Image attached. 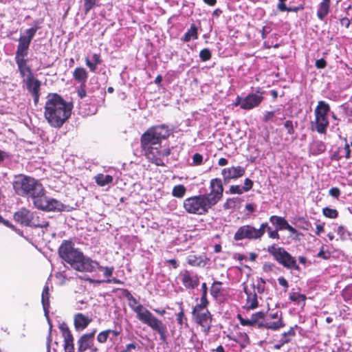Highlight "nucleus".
I'll return each instance as SVG.
<instances>
[{"label":"nucleus","instance_id":"obj_1","mask_svg":"<svg viewBox=\"0 0 352 352\" xmlns=\"http://www.w3.org/2000/svg\"><path fill=\"white\" fill-rule=\"evenodd\" d=\"M223 188L220 179L210 181V192L188 197L184 201V208L190 214H204L222 197Z\"/></svg>","mask_w":352,"mask_h":352},{"label":"nucleus","instance_id":"obj_2","mask_svg":"<svg viewBox=\"0 0 352 352\" xmlns=\"http://www.w3.org/2000/svg\"><path fill=\"white\" fill-rule=\"evenodd\" d=\"M73 106L58 94H49L45 104L44 116L53 127L60 128L72 114Z\"/></svg>","mask_w":352,"mask_h":352},{"label":"nucleus","instance_id":"obj_3","mask_svg":"<svg viewBox=\"0 0 352 352\" xmlns=\"http://www.w3.org/2000/svg\"><path fill=\"white\" fill-rule=\"evenodd\" d=\"M60 257L76 271L92 272L94 267L97 265L96 261L84 256L78 248H74L72 240H64L58 248Z\"/></svg>","mask_w":352,"mask_h":352},{"label":"nucleus","instance_id":"obj_4","mask_svg":"<svg viewBox=\"0 0 352 352\" xmlns=\"http://www.w3.org/2000/svg\"><path fill=\"white\" fill-rule=\"evenodd\" d=\"M41 185L38 179L23 174L15 175L12 182L15 193L19 196L28 197H30Z\"/></svg>","mask_w":352,"mask_h":352},{"label":"nucleus","instance_id":"obj_5","mask_svg":"<svg viewBox=\"0 0 352 352\" xmlns=\"http://www.w3.org/2000/svg\"><path fill=\"white\" fill-rule=\"evenodd\" d=\"M267 252L273 256L274 258L279 264L285 268L294 270L298 272L300 271V268L297 264L295 257L292 256L283 248L272 245L267 248Z\"/></svg>","mask_w":352,"mask_h":352},{"label":"nucleus","instance_id":"obj_6","mask_svg":"<svg viewBox=\"0 0 352 352\" xmlns=\"http://www.w3.org/2000/svg\"><path fill=\"white\" fill-rule=\"evenodd\" d=\"M207 307L196 305L192 309L195 321L204 328V331L208 333L212 326V316Z\"/></svg>","mask_w":352,"mask_h":352},{"label":"nucleus","instance_id":"obj_7","mask_svg":"<svg viewBox=\"0 0 352 352\" xmlns=\"http://www.w3.org/2000/svg\"><path fill=\"white\" fill-rule=\"evenodd\" d=\"M154 126L150 127L141 137V148L146 157L151 162H154Z\"/></svg>","mask_w":352,"mask_h":352},{"label":"nucleus","instance_id":"obj_8","mask_svg":"<svg viewBox=\"0 0 352 352\" xmlns=\"http://www.w3.org/2000/svg\"><path fill=\"white\" fill-rule=\"evenodd\" d=\"M96 329L90 333L82 335L78 340L77 352H99L98 348L94 343V337Z\"/></svg>","mask_w":352,"mask_h":352},{"label":"nucleus","instance_id":"obj_9","mask_svg":"<svg viewBox=\"0 0 352 352\" xmlns=\"http://www.w3.org/2000/svg\"><path fill=\"white\" fill-rule=\"evenodd\" d=\"M260 238L261 232L250 225L241 226L238 228L234 236V239L236 241H240L245 239H257Z\"/></svg>","mask_w":352,"mask_h":352},{"label":"nucleus","instance_id":"obj_10","mask_svg":"<svg viewBox=\"0 0 352 352\" xmlns=\"http://www.w3.org/2000/svg\"><path fill=\"white\" fill-rule=\"evenodd\" d=\"M23 83L26 86L28 92L30 93L34 99V102L36 104L40 97L41 81L34 76L31 78H25L23 80Z\"/></svg>","mask_w":352,"mask_h":352},{"label":"nucleus","instance_id":"obj_11","mask_svg":"<svg viewBox=\"0 0 352 352\" xmlns=\"http://www.w3.org/2000/svg\"><path fill=\"white\" fill-rule=\"evenodd\" d=\"M58 328L63 338L65 352H75L74 337L65 322L59 324Z\"/></svg>","mask_w":352,"mask_h":352},{"label":"nucleus","instance_id":"obj_12","mask_svg":"<svg viewBox=\"0 0 352 352\" xmlns=\"http://www.w3.org/2000/svg\"><path fill=\"white\" fill-rule=\"evenodd\" d=\"M179 278L183 285L187 289H193L199 284L198 276L188 271L181 272Z\"/></svg>","mask_w":352,"mask_h":352},{"label":"nucleus","instance_id":"obj_13","mask_svg":"<svg viewBox=\"0 0 352 352\" xmlns=\"http://www.w3.org/2000/svg\"><path fill=\"white\" fill-rule=\"evenodd\" d=\"M30 197L36 208L44 211L48 197L45 195V190L43 184Z\"/></svg>","mask_w":352,"mask_h":352},{"label":"nucleus","instance_id":"obj_14","mask_svg":"<svg viewBox=\"0 0 352 352\" xmlns=\"http://www.w3.org/2000/svg\"><path fill=\"white\" fill-rule=\"evenodd\" d=\"M245 172V169L240 166H232L223 168L221 175L225 182H229L230 179H235L242 177Z\"/></svg>","mask_w":352,"mask_h":352},{"label":"nucleus","instance_id":"obj_15","mask_svg":"<svg viewBox=\"0 0 352 352\" xmlns=\"http://www.w3.org/2000/svg\"><path fill=\"white\" fill-rule=\"evenodd\" d=\"M14 60L20 73V76L23 78V80L25 78H31L34 76L32 69L28 64V60L26 57H14Z\"/></svg>","mask_w":352,"mask_h":352},{"label":"nucleus","instance_id":"obj_16","mask_svg":"<svg viewBox=\"0 0 352 352\" xmlns=\"http://www.w3.org/2000/svg\"><path fill=\"white\" fill-rule=\"evenodd\" d=\"M33 214L34 212L28 209L22 208L14 214V219L23 226H28Z\"/></svg>","mask_w":352,"mask_h":352},{"label":"nucleus","instance_id":"obj_17","mask_svg":"<svg viewBox=\"0 0 352 352\" xmlns=\"http://www.w3.org/2000/svg\"><path fill=\"white\" fill-rule=\"evenodd\" d=\"M263 100V97L258 94H249L242 100L241 108L243 109H251L257 107Z\"/></svg>","mask_w":352,"mask_h":352},{"label":"nucleus","instance_id":"obj_18","mask_svg":"<svg viewBox=\"0 0 352 352\" xmlns=\"http://www.w3.org/2000/svg\"><path fill=\"white\" fill-rule=\"evenodd\" d=\"M135 313L139 320L149 325L152 328H154V319L150 311L142 306V307L138 308Z\"/></svg>","mask_w":352,"mask_h":352},{"label":"nucleus","instance_id":"obj_19","mask_svg":"<svg viewBox=\"0 0 352 352\" xmlns=\"http://www.w3.org/2000/svg\"><path fill=\"white\" fill-rule=\"evenodd\" d=\"M121 331V329L118 330L116 328L115 329H106L102 331L97 335V341L100 344H104L108 339L113 341V338H116L120 335Z\"/></svg>","mask_w":352,"mask_h":352},{"label":"nucleus","instance_id":"obj_20","mask_svg":"<svg viewBox=\"0 0 352 352\" xmlns=\"http://www.w3.org/2000/svg\"><path fill=\"white\" fill-rule=\"evenodd\" d=\"M92 319L82 313L74 315V324L77 331H82L91 323Z\"/></svg>","mask_w":352,"mask_h":352},{"label":"nucleus","instance_id":"obj_21","mask_svg":"<svg viewBox=\"0 0 352 352\" xmlns=\"http://www.w3.org/2000/svg\"><path fill=\"white\" fill-rule=\"evenodd\" d=\"M30 43L31 41L25 38V36H20L15 57H26Z\"/></svg>","mask_w":352,"mask_h":352},{"label":"nucleus","instance_id":"obj_22","mask_svg":"<svg viewBox=\"0 0 352 352\" xmlns=\"http://www.w3.org/2000/svg\"><path fill=\"white\" fill-rule=\"evenodd\" d=\"M253 291L244 287V292L247 295L245 307L247 309H255L258 306L257 295L255 292L254 285H252Z\"/></svg>","mask_w":352,"mask_h":352},{"label":"nucleus","instance_id":"obj_23","mask_svg":"<svg viewBox=\"0 0 352 352\" xmlns=\"http://www.w3.org/2000/svg\"><path fill=\"white\" fill-rule=\"evenodd\" d=\"M311 124L315 126V129L318 133L324 134L326 133L327 129L329 124L328 117L315 116V120L311 122Z\"/></svg>","mask_w":352,"mask_h":352},{"label":"nucleus","instance_id":"obj_24","mask_svg":"<svg viewBox=\"0 0 352 352\" xmlns=\"http://www.w3.org/2000/svg\"><path fill=\"white\" fill-rule=\"evenodd\" d=\"M88 76V72L84 67H76L73 72V78L79 84H86Z\"/></svg>","mask_w":352,"mask_h":352},{"label":"nucleus","instance_id":"obj_25","mask_svg":"<svg viewBox=\"0 0 352 352\" xmlns=\"http://www.w3.org/2000/svg\"><path fill=\"white\" fill-rule=\"evenodd\" d=\"M122 295L128 301V305L130 308L136 312L138 308L142 307L143 305H140L138 300L131 294V293L126 289H122Z\"/></svg>","mask_w":352,"mask_h":352},{"label":"nucleus","instance_id":"obj_26","mask_svg":"<svg viewBox=\"0 0 352 352\" xmlns=\"http://www.w3.org/2000/svg\"><path fill=\"white\" fill-rule=\"evenodd\" d=\"M155 331L160 336V340L162 341L163 347L167 344L166 339L168 336L166 325L162 321L155 318Z\"/></svg>","mask_w":352,"mask_h":352},{"label":"nucleus","instance_id":"obj_27","mask_svg":"<svg viewBox=\"0 0 352 352\" xmlns=\"http://www.w3.org/2000/svg\"><path fill=\"white\" fill-rule=\"evenodd\" d=\"M263 328H265L267 329H272L274 331L278 330L280 328L285 326V324L283 323L282 320V318H278V320L275 321H272V319L266 318L265 316L263 320Z\"/></svg>","mask_w":352,"mask_h":352},{"label":"nucleus","instance_id":"obj_28","mask_svg":"<svg viewBox=\"0 0 352 352\" xmlns=\"http://www.w3.org/2000/svg\"><path fill=\"white\" fill-rule=\"evenodd\" d=\"M330 111V106L328 103H327L325 101L320 100L318 102V105L316 106L315 111H314V115L321 117H327L328 113Z\"/></svg>","mask_w":352,"mask_h":352},{"label":"nucleus","instance_id":"obj_29","mask_svg":"<svg viewBox=\"0 0 352 352\" xmlns=\"http://www.w3.org/2000/svg\"><path fill=\"white\" fill-rule=\"evenodd\" d=\"M331 4L330 0H322L318 6L317 11V16L320 19L323 20L326 16L329 14V7Z\"/></svg>","mask_w":352,"mask_h":352},{"label":"nucleus","instance_id":"obj_30","mask_svg":"<svg viewBox=\"0 0 352 352\" xmlns=\"http://www.w3.org/2000/svg\"><path fill=\"white\" fill-rule=\"evenodd\" d=\"M64 209V205L55 199H47L44 211H62Z\"/></svg>","mask_w":352,"mask_h":352},{"label":"nucleus","instance_id":"obj_31","mask_svg":"<svg viewBox=\"0 0 352 352\" xmlns=\"http://www.w3.org/2000/svg\"><path fill=\"white\" fill-rule=\"evenodd\" d=\"M170 135V131L165 125L155 126V144L161 139H165Z\"/></svg>","mask_w":352,"mask_h":352},{"label":"nucleus","instance_id":"obj_32","mask_svg":"<svg viewBox=\"0 0 352 352\" xmlns=\"http://www.w3.org/2000/svg\"><path fill=\"white\" fill-rule=\"evenodd\" d=\"M94 63L91 62L88 57L85 58V64L91 72H96L97 65L102 63V60L100 54H94L92 56Z\"/></svg>","mask_w":352,"mask_h":352},{"label":"nucleus","instance_id":"obj_33","mask_svg":"<svg viewBox=\"0 0 352 352\" xmlns=\"http://www.w3.org/2000/svg\"><path fill=\"white\" fill-rule=\"evenodd\" d=\"M41 302L43 309L47 314L50 308V292L49 287L47 285H45L43 289L41 294Z\"/></svg>","mask_w":352,"mask_h":352},{"label":"nucleus","instance_id":"obj_34","mask_svg":"<svg viewBox=\"0 0 352 352\" xmlns=\"http://www.w3.org/2000/svg\"><path fill=\"white\" fill-rule=\"evenodd\" d=\"M95 181L99 186H104L112 183L113 178L111 175L99 173L95 176Z\"/></svg>","mask_w":352,"mask_h":352},{"label":"nucleus","instance_id":"obj_35","mask_svg":"<svg viewBox=\"0 0 352 352\" xmlns=\"http://www.w3.org/2000/svg\"><path fill=\"white\" fill-rule=\"evenodd\" d=\"M270 221L274 225L277 226V230H286L289 226L288 222L281 217L272 216Z\"/></svg>","mask_w":352,"mask_h":352},{"label":"nucleus","instance_id":"obj_36","mask_svg":"<svg viewBox=\"0 0 352 352\" xmlns=\"http://www.w3.org/2000/svg\"><path fill=\"white\" fill-rule=\"evenodd\" d=\"M197 28L194 24H192L190 29L184 34L182 40L184 42H188L191 39H197Z\"/></svg>","mask_w":352,"mask_h":352},{"label":"nucleus","instance_id":"obj_37","mask_svg":"<svg viewBox=\"0 0 352 352\" xmlns=\"http://www.w3.org/2000/svg\"><path fill=\"white\" fill-rule=\"evenodd\" d=\"M265 316V314L263 311H258L252 315L251 318L258 328H263Z\"/></svg>","mask_w":352,"mask_h":352},{"label":"nucleus","instance_id":"obj_38","mask_svg":"<svg viewBox=\"0 0 352 352\" xmlns=\"http://www.w3.org/2000/svg\"><path fill=\"white\" fill-rule=\"evenodd\" d=\"M30 223L28 224L29 227H33V228H46L48 226L49 223L46 221H42L41 222L38 219V217L34 213L32 216V219H30Z\"/></svg>","mask_w":352,"mask_h":352},{"label":"nucleus","instance_id":"obj_39","mask_svg":"<svg viewBox=\"0 0 352 352\" xmlns=\"http://www.w3.org/2000/svg\"><path fill=\"white\" fill-rule=\"evenodd\" d=\"M289 299L296 302V304L300 305L302 303V305H305V301L307 299V297L305 294H301L298 292H292L289 294Z\"/></svg>","mask_w":352,"mask_h":352},{"label":"nucleus","instance_id":"obj_40","mask_svg":"<svg viewBox=\"0 0 352 352\" xmlns=\"http://www.w3.org/2000/svg\"><path fill=\"white\" fill-rule=\"evenodd\" d=\"M242 348H245L250 343V338L245 333H239L234 340Z\"/></svg>","mask_w":352,"mask_h":352},{"label":"nucleus","instance_id":"obj_41","mask_svg":"<svg viewBox=\"0 0 352 352\" xmlns=\"http://www.w3.org/2000/svg\"><path fill=\"white\" fill-rule=\"evenodd\" d=\"M186 192V188L184 185L179 184L173 187L172 195L177 198H182Z\"/></svg>","mask_w":352,"mask_h":352},{"label":"nucleus","instance_id":"obj_42","mask_svg":"<svg viewBox=\"0 0 352 352\" xmlns=\"http://www.w3.org/2000/svg\"><path fill=\"white\" fill-rule=\"evenodd\" d=\"M96 263H97L96 265L94 267V269L92 272L96 271V269L99 270L100 271L104 272V276L105 277H110L112 276L114 268L113 267H102L100 265V263L96 261Z\"/></svg>","mask_w":352,"mask_h":352},{"label":"nucleus","instance_id":"obj_43","mask_svg":"<svg viewBox=\"0 0 352 352\" xmlns=\"http://www.w3.org/2000/svg\"><path fill=\"white\" fill-rule=\"evenodd\" d=\"M201 291H202V295L200 298V302L199 304H197V305L202 306V307H207L208 305V301L206 298L208 287H207V285L206 283H202Z\"/></svg>","mask_w":352,"mask_h":352},{"label":"nucleus","instance_id":"obj_44","mask_svg":"<svg viewBox=\"0 0 352 352\" xmlns=\"http://www.w3.org/2000/svg\"><path fill=\"white\" fill-rule=\"evenodd\" d=\"M98 6V0H83V8L86 14H88L92 8Z\"/></svg>","mask_w":352,"mask_h":352},{"label":"nucleus","instance_id":"obj_45","mask_svg":"<svg viewBox=\"0 0 352 352\" xmlns=\"http://www.w3.org/2000/svg\"><path fill=\"white\" fill-rule=\"evenodd\" d=\"M322 213L326 217L331 219H335L338 215V212L336 209H332L328 207L323 208Z\"/></svg>","mask_w":352,"mask_h":352},{"label":"nucleus","instance_id":"obj_46","mask_svg":"<svg viewBox=\"0 0 352 352\" xmlns=\"http://www.w3.org/2000/svg\"><path fill=\"white\" fill-rule=\"evenodd\" d=\"M237 318L239 319L240 324L242 326H248V327H256L254 322L250 318H244L242 317L241 314L237 315Z\"/></svg>","mask_w":352,"mask_h":352},{"label":"nucleus","instance_id":"obj_47","mask_svg":"<svg viewBox=\"0 0 352 352\" xmlns=\"http://www.w3.org/2000/svg\"><path fill=\"white\" fill-rule=\"evenodd\" d=\"M221 283L219 281H215L212 284L210 292L214 297L217 298L219 296L221 292Z\"/></svg>","mask_w":352,"mask_h":352},{"label":"nucleus","instance_id":"obj_48","mask_svg":"<svg viewBox=\"0 0 352 352\" xmlns=\"http://www.w3.org/2000/svg\"><path fill=\"white\" fill-rule=\"evenodd\" d=\"M296 223L300 228L305 230H308L311 227V223L303 218H298Z\"/></svg>","mask_w":352,"mask_h":352},{"label":"nucleus","instance_id":"obj_49","mask_svg":"<svg viewBox=\"0 0 352 352\" xmlns=\"http://www.w3.org/2000/svg\"><path fill=\"white\" fill-rule=\"evenodd\" d=\"M295 335H296V333H295L294 328L291 327L288 331L285 332L281 335L280 340H284V339L288 340V342H289L292 338L294 337Z\"/></svg>","mask_w":352,"mask_h":352},{"label":"nucleus","instance_id":"obj_50","mask_svg":"<svg viewBox=\"0 0 352 352\" xmlns=\"http://www.w3.org/2000/svg\"><path fill=\"white\" fill-rule=\"evenodd\" d=\"M199 57L201 60L207 61L211 58V52L208 49H203L199 53Z\"/></svg>","mask_w":352,"mask_h":352},{"label":"nucleus","instance_id":"obj_51","mask_svg":"<svg viewBox=\"0 0 352 352\" xmlns=\"http://www.w3.org/2000/svg\"><path fill=\"white\" fill-rule=\"evenodd\" d=\"M38 28H39V27L34 26V27H32V28H30L26 30V31H25L26 35L25 36V37L32 41V38H34V36L36 34V32Z\"/></svg>","mask_w":352,"mask_h":352},{"label":"nucleus","instance_id":"obj_52","mask_svg":"<svg viewBox=\"0 0 352 352\" xmlns=\"http://www.w3.org/2000/svg\"><path fill=\"white\" fill-rule=\"evenodd\" d=\"M201 262V258L197 257L196 255H190L188 257V263L191 265H199Z\"/></svg>","mask_w":352,"mask_h":352},{"label":"nucleus","instance_id":"obj_53","mask_svg":"<svg viewBox=\"0 0 352 352\" xmlns=\"http://www.w3.org/2000/svg\"><path fill=\"white\" fill-rule=\"evenodd\" d=\"M236 198L228 199L224 203L223 207L225 209L234 208L236 206Z\"/></svg>","mask_w":352,"mask_h":352},{"label":"nucleus","instance_id":"obj_54","mask_svg":"<svg viewBox=\"0 0 352 352\" xmlns=\"http://www.w3.org/2000/svg\"><path fill=\"white\" fill-rule=\"evenodd\" d=\"M77 94L79 98H84L87 96L86 84H80L78 88Z\"/></svg>","mask_w":352,"mask_h":352},{"label":"nucleus","instance_id":"obj_55","mask_svg":"<svg viewBox=\"0 0 352 352\" xmlns=\"http://www.w3.org/2000/svg\"><path fill=\"white\" fill-rule=\"evenodd\" d=\"M287 230H288L289 232H290L292 234H294V239L295 240H300V236H302V234L298 232L296 229H295L294 228H293L292 226H290L289 224V226L287 227Z\"/></svg>","mask_w":352,"mask_h":352},{"label":"nucleus","instance_id":"obj_56","mask_svg":"<svg viewBox=\"0 0 352 352\" xmlns=\"http://www.w3.org/2000/svg\"><path fill=\"white\" fill-rule=\"evenodd\" d=\"M230 192L232 194H242L245 191H244L243 187H241L240 186L236 185V186H230Z\"/></svg>","mask_w":352,"mask_h":352},{"label":"nucleus","instance_id":"obj_57","mask_svg":"<svg viewBox=\"0 0 352 352\" xmlns=\"http://www.w3.org/2000/svg\"><path fill=\"white\" fill-rule=\"evenodd\" d=\"M285 127L287 130V133L290 135L294 133L293 122L292 120H287L284 124Z\"/></svg>","mask_w":352,"mask_h":352},{"label":"nucleus","instance_id":"obj_58","mask_svg":"<svg viewBox=\"0 0 352 352\" xmlns=\"http://www.w3.org/2000/svg\"><path fill=\"white\" fill-rule=\"evenodd\" d=\"M167 264L171 265L173 266V267L175 269L177 268L178 266L177 261L175 259L166 260L163 262L159 263V265H160V266H162L163 265H166Z\"/></svg>","mask_w":352,"mask_h":352},{"label":"nucleus","instance_id":"obj_59","mask_svg":"<svg viewBox=\"0 0 352 352\" xmlns=\"http://www.w3.org/2000/svg\"><path fill=\"white\" fill-rule=\"evenodd\" d=\"M193 164L195 165H200L203 161V156L199 153H195L192 157Z\"/></svg>","mask_w":352,"mask_h":352},{"label":"nucleus","instance_id":"obj_60","mask_svg":"<svg viewBox=\"0 0 352 352\" xmlns=\"http://www.w3.org/2000/svg\"><path fill=\"white\" fill-rule=\"evenodd\" d=\"M329 194L334 198H338L340 195V190L338 188L333 187L329 190Z\"/></svg>","mask_w":352,"mask_h":352},{"label":"nucleus","instance_id":"obj_61","mask_svg":"<svg viewBox=\"0 0 352 352\" xmlns=\"http://www.w3.org/2000/svg\"><path fill=\"white\" fill-rule=\"evenodd\" d=\"M253 186V182L251 179L246 178L245 179L244 186H243V188L245 192L249 191Z\"/></svg>","mask_w":352,"mask_h":352},{"label":"nucleus","instance_id":"obj_62","mask_svg":"<svg viewBox=\"0 0 352 352\" xmlns=\"http://www.w3.org/2000/svg\"><path fill=\"white\" fill-rule=\"evenodd\" d=\"M277 111H267L263 117V121L264 122H268L274 118V115L276 114Z\"/></svg>","mask_w":352,"mask_h":352},{"label":"nucleus","instance_id":"obj_63","mask_svg":"<svg viewBox=\"0 0 352 352\" xmlns=\"http://www.w3.org/2000/svg\"><path fill=\"white\" fill-rule=\"evenodd\" d=\"M138 344L135 342H131L126 345L125 349L122 352H131V350L135 349L138 347Z\"/></svg>","mask_w":352,"mask_h":352},{"label":"nucleus","instance_id":"obj_64","mask_svg":"<svg viewBox=\"0 0 352 352\" xmlns=\"http://www.w3.org/2000/svg\"><path fill=\"white\" fill-rule=\"evenodd\" d=\"M327 62L324 59L320 58L316 61V67L318 69H323L326 67Z\"/></svg>","mask_w":352,"mask_h":352}]
</instances>
